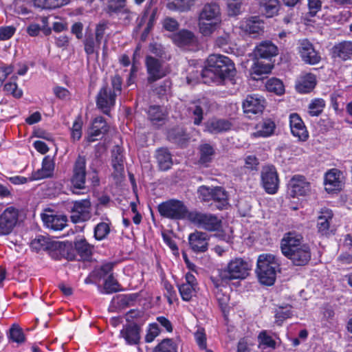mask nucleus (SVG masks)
<instances>
[{"label": "nucleus", "mask_w": 352, "mask_h": 352, "mask_svg": "<svg viewBox=\"0 0 352 352\" xmlns=\"http://www.w3.org/2000/svg\"><path fill=\"white\" fill-rule=\"evenodd\" d=\"M265 104V101L262 96L256 94L248 96L243 103V111L248 116L261 113L264 109Z\"/></svg>", "instance_id": "nucleus-16"}, {"label": "nucleus", "mask_w": 352, "mask_h": 352, "mask_svg": "<svg viewBox=\"0 0 352 352\" xmlns=\"http://www.w3.org/2000/svg\"><path fill=\"white\" fill-rule=\"evenodd\" d=\"M324 184L328 192L340 190L343 185L342 173L337 168L329 170L325 174Z\"/></svg>", "instance_id": "nucleus-18"}, {"label": "nucleus", "mask_w": 352, "mask_h": 352, "mask_svg": "<svg viewBox=\"0 0 352 352\" xmlns=\"http://www.w3.org/2000/svg\"><path fill=\"white\" fill-rule=\"evenodd\" d=\"M209 239L208 234L201 231H195L188 236L189 245L197 253L204 252L208 250Z\"/></svg>", "instance_id": "nucleus-17"}, {"label": "nucleus", "mask_w": 352, "mask_h": 352, "mask_svg": "<svg viewBox=\"0 0 352 352\" xmlns=\"http://www.w3.org/2000/svg\"><path fill=\"white\" fill-rule=\"evenodd\" d=\"M19 210L12 206L5 208L0 213V236L11 234L19 223Z\"/></svg>", "instance_id": "nucleus-8"}, {"label": "nucleus", "mask_w": 352, "mask_h": 352, "mask_svg": "<svg viewBox=\"0 0 352 352\" xmlns=\"http://www.w3.org/2000/svg\"><path fill=\"white\" fill-rule=\"evenodd\" d=\"M289 190L292 197L305 196L310 190V184L302 175L292 177L289 183Z\"/></svg>", "instance_id": "nucleus-15"}, {"label": "nucleus", "mask_w": 352, "mask_h": 352, "mask_svg": "<svg viewBox=\"0 0 352 352\" xmlns=\"http://www.w3.org/2000/svg\"><path fill=\"white\" fill-rule=\"evenodd\" d=\"M76 252L82 258H88L92 253V246L84 238L76 239L74 242Z\"/></svg>", "instance_id": "nucleus-40"}, {"label": "nucleus", "mask_w": 352, "mask_h": 352, "mask_svg": "<svg viewBox=\"0 0 352 352\" xmlns=\"http://www.w3.org/2000/svg\"><path fill=\"white\" fill-rule=\"evenodd\" d=\"M276 129L274 122L270 119L264 120L256 125V131L252 135L254 137L267 138L272 135Z\"/></svg>", "instance_id": "nucleus-32"}, {"label": "nucleus", "mask_w": 352, "mask_h": 352, "mask_svg": "<svg viewBox=\"0 0 352 352\" xmlns=\"http://www.w3.org/2000/svg\"><path fill=\"white\" fill-rule=\"evenodd\" d=\"M286 257L290 259L296 265H305L311 258L310 249L307 244L300 245L291 255H288Z\"/></svg>", "instance_id": "nucleus-26"}, {"label": "nucleus", "mask_w": 352, "mask_h": 352, "mask_svg": "<svg viewBox=\"0 0 352 352\" xmlns=\"http://www.w3.org/2000/svg\"><path fill=\"white\" fill-rule=\"evenodd\" d=\"M108 28V23L106 21H102L100 23H98L96 28V40L98 45H100L104 34L105 33V31Z\"/></svg>", "instance_id": "nucleus-58"}, {"label": "nucleus", "mask_w": 352, "mask_h": 352, "mask_svg": "<svg viewBox=\"0 0 352 352\" xmlns=\"http://www.w3.org/2000/svg\"><path fill=\"white\" fill-rule=\"evenodd\" d=\"M122 79L118 75L111 78V86L104 85L100 89L96 98L97 107L104 114L109 115L111 109L115 105L116 96L121 93Z\"/></svg>", "instance_id": "nucleus-3"}, {"label": "nucleus", "mask_w": 352, "mask_h": 352, "mask_svg": "<svg viewBox=\"0 0 352 352\" xmlns=\"http://www.w3.org/2000/svg\"><path fill=\"white\" fill-rule=\"evenodd\" d=\"M112 166L118 176L124 172V156L120 147L116 146L112 153Z\"/></svg>", "instance_id": "nucleus-37"}, {"label": "nucleus", "mask_w": 352, "mask_h": 352, "mask_svg": "<svg viewBox=\"0 0 352 352\" xmlns=\"http://www.w3.org/2000/svg\"><path fill=\"white\" fill-rule=\"evenodd\" d=\"M156 158L158 166L162 170H168L173 164L170 153L166 148L158 149L157 151Z\"/></svg>", "instance_id": "nucleus-35"}, {"label": "nucleus", "mask_w": 352, "mask_h": 352, "mask_svg": "<svg viewBox=\"0 0 352 352\" xmlns=\"http://www.w3.org/2000/svg\"><path fill=\"white\" fill-rule=\"evenodd\" d=\"M199 162L201 164H207L211 162L214 154V150L213 147L208 144L201 145L199 148Z\"/></svg>", "instance_id": "nucleus-46"}, {"label": "nucleus", "mask_w": 352, "mask_h": 352, "mask_svg": "<svg viewBox=\"0 0 352 352\" xmlns=\"http://www.w3.org/2000/svg\"><path fill=\"white\" fill-rule=\"evenodd\" d=\"M221 23V19L214 20L204 19L199 16L198 26L199 32L205 36H210L213 34Z\"/></svg>", "instance_id": "nucleus-28"}, {"label": "nucleus", "mask_w": 352, "mask_h": 352, "mask_svg": "<svg viewBox=\"0 0 352 352\" xmlns=\"http://www.w3.org/2000/svg\"><path fill=\"white\" fill-rule=\"evenodd\" d=\"M265 87L269 91L274 92L278 95H281L284 93V85L279 79L271 78L266 82Z\"/></svg>", "instance_id": "nucleus-50"}, {"label": "nucleus", "mask_w": 352, "mask_h": 352, "mask_svg": "<svg viewBox=\"0 0 352 352\" xmlns=\"http://www.w3.org/2000/svg\"><path fill=\"white\" fill-rule=\"evenodd\" d=\"M195 0H169L167 8L170 10L185 12L190 9Z\"/></svg>", "instance_id": "nucleus-42"}, {"label": "nucleus", "mask_w": 352, "mask_h": 352, "mask_svg": "<svg viewBox=\"0 0 352 352\" xmlns=\"http://www.w3.org/2000/svg\"><path fill=\"white\" fill-rule=\"evenodd\" d=\"M148 117L152 122L164 120L166 113L165 110L160 106H151L148 111Z\"/></svg>", "instance_id": "nucleus-49"}, {"label": "nucleus", "mask_w": 352, "mask_h": 352, "mask_svg": "<svg viewBox=\"0 0 352 352\" xmlns=\"http://www.w3.org/2000/svg\"><path fill=\"white\" fill-rule=\"evenodd\" d=\"M292 316V307H286L279 308L276 313V322L281 325L282 322Z\"/></svg>", "instance_id": "nucleus-54"}, {"label": "nucleus", "mask_w": 352, "mask_h": 352, "mask_svg": "<svg viewBox=\"0 0 352 352\" xmlns=\"http://www.w3.org/2000/svg\"><path fill=\"white\" fill-rule=\"evenodd\" d=\"M280 263L276 256L272 254H262L258 256L256 273L260 283L272 285L276 280V272L279 271Z\"/></svg>", "instance_id": "nucleus-2"}, {"label": "nucleus", "mask_w": 352, "mask_h": 352, "mask_svg": "<svg viewBox=\"0 0 352 352\" xmlns=\"http://www.w3.org/2000/svg\"><path fill=\"white\" fill-rule=\"evenodd\" d=\"M199 16L204 19L214 20L221 19V14L219 6L216 3H206L201 9Z\"/></svg>", "instance_id": "nucleus-31"}, {"label": "nucleus", "mask_w": 352, "mask_h": 352, "mask_svg": "<svg viewBox=\"0 0 352 352\" xmlns=\"http://www.w3.org/2000/svg\"><path fill=\"white\" fill-rule=\"evenodd\" d=\"M43 221L47 228L60 230L66 226L67 218L64 215L45 214Z\"/></svg>", "instance_id": "nucleus-30"}, {"label": "nucleus", "mask_w": 352, "mask_h": 352, "mask_svg": "<svg viewBox=\"0 0 352 352\" xmlns=\"http://www.w3.org/2000/svg\"><path fill=\"white\" fill-rule=\"evenodd\" d=\"M261 184L267 193L274 195L277 192L279 186V179L274 166H266L263 168Z\"/></svg>", "instance_id": "nucleus-10"}, {"label": "nucleus", "mask_w": 352, "mask_h": 352, "mask_svg": "<svg viewBox=\"0 0 352 352\" xmlns=\"http://www.w3.org/2000/svg\"><path fill=\"white\" fill-rule=\"evenodd\" d=\"M118 15L124 24H128L131 21L133 13L126 8H122L118 11Z\"/></svg>", "instance_id": "nucleus-63"}, {"label": "nucleus", "mask_w": 352, "mask_h": 352, "mask_svg": "<svg viewBox=\"0 0 352 352\" xmlns=\"http://www.w3.org/2000/svg\"><path fill=\"white\" fill-rule=\"evenodd\" d=\"M160 329L158 324L156 323L151 324L148 327L147 333L145 337L146 342H151L159 335Z\"/></svg>", "instance_id": "nucleus-59"}, {"label": "nucleus", "mask_w": 352, "mask_h": 352, "mask_svg": "<svg viewBox=\"0 0 352 352\" xmlns=\"http://www.w3.org/2000/svg\"><path fill=\"white\" fill-rule=\"evenodd\" d=\"M231 124L225 120H212L207 124V131L212 133H218L228 131L230 129Z\"/></svg>", "instance_id": "nucleus-38"}, {"label": "nucleus", "mask_w": 352, "mask_h": 352, "mask_svg": "<svg viewBox=\"0 0 352 352\" xmlns=\"http://www.w3.org/2000/svg\"><path fill=\"white\" fill-rule=\"evenodd\" d=\"M219 209H222L228 205V195L226 190L221 186L214 187L212 199Z\"/></svg>", "instance_id": "nucleus-36"}, {"label": "nucleus", "mask_w": 352, "mask_h": 352, "mask_svg": "<svg viewBox=\"0 0 352 352\" xmlns=\"http://www.w3.org/2000/svg\"><path fill=\"white\" fill-rule=\"evenodd\" d=\"M54 163L50 156H45L42 162V167L32 174L30 180L42 179L52 175Z\"/></svg>", "instance_id": "nucleus-27"}, {"label": "nucleus", "mask_w": 352, "mask_h": 352, "mask_svg": "<svg viewBox=\"0 0 352 352\" xmlns=\"http://www.w3.org/2000/svg\"><path fill=\"white\" fill-rule=\"evenodd\" d=\"M333 57H338L343 60H346L352 56V42L343 41L333 46L332 49Z\"/></svg>", "instance_id": "nucleus-29"}, {"label": "nucleus", "mask_w": 352, "mask_h": 352, "mask_svg": "<svg viewBox=\"0 0 352 352\" xmlns=\"http://www.w3.org/2000/svg\"><path fill=\"white\" fill-rule=\"evenodd\" d=\"M272 65L270 63H263L258 60H256L250 69V76L254 80H258L263 74H268L272 69Z\"/></svg>", "instance_id": "nucleus-33"}, {"label": "nucleus", "mask_w": 352, "mask_h": 352, "mask_svg": "<svg viewBox=\"0 0 352 352\" xmlns=\"http://www.w3.org/2000/svg\"><path fill=\"white\" fill-rule=\"evenodd\" d=\"M82 122L80 117H78L73 123L71 129L72 138L74 141H78L82 136Z\"/></svg>", "instance_id": "nucleus-55"}, {"label": "nucleus", "mask_w": 352, "mask_h": 352, "mask_svg": "<svg viewBox=\"0 0 352 352\" xmlns=\"http://www.w3.org/2000/svg\"><path fill=\"white\" fill-rule=\"evenodd\" d=\"M86 173V159L79 155L74 163L71 178L72 191L74 194L79 195V190L85 189Z\"/></svg>", "instance_id": "nucleus-9"}, {"label": "nucleus", "mask_w": 352, "mask_h": 352, "mask_svg": "<svg viewBox=\"0 0 352 352\" xmlns=\"http://www.w3.org/2000/svg\"><path fill=\"white\" fill-rule=\"evenodd\" d=\"M188 219L197 227L209 232L219 231L222 227L221 219L211 213L190 212Z\"/></svg>", "instance_id": "nucleus-7"}, {"label": "nucleus", "mask_w": 352, "mask_h": 352, "mask_svg": "<svg viewBox=\"0 0 352 352\" xmlns=\"http://www.w3.org/2000/svg\"><path fill=\"white\" fill-rule=\"evenodd\" d=\"M302 236L296 232H289L285 234L280 242V249L283 254L285 256L291 255L292 252L300 247L305 245L302 243Z\"/></svg>", "instance_id": "nucleus-12"}, {"label": "nucleus", "mask_w": 352, "mask_h": 352, "mask_svg": "<svg viewBox=\"0 0 352 352\" xmlns=\"http://www.w3.org/2000/svg\"><path fill=\"white\" fill-rule=\"evenodd\" d=\"M146 65L148 74V82H153L166 76L167 71L164 68L162 63L152 56H147Z\"/></svg>", "instance_id": "nucleus-13"}, {"label": "nucleus", "mask_w": 352, "mask_h": 352, "mask_svg": "<svg viewBox=\"0 0 352 352\" xmlns=\"http://www.w3.org/2000/svg\"><path fill=\"white\" fill-rule=\"evenodd\" d=\"M316 85V77L311 73H302L296 81L295 87L300 94L311 92Z\"/></svg>", "instance_id": "nucleus-21"}, {"label": "nucleus", "mask_w": 352, "mask_h": 352, "mask_svg": "<svg viewBox=\"0 0 352 352\" xmlns=\"http://www.w3.org/2000/svg\"><path fill=\"white\" fill-rule=\"evenodd\" d=\"M188 112L193 118L194 124L199 125L203 120V102L201 101H197L191 103L188 107Z\"/></svg>", "instance_id": "nucleus-41"}, {"label": "nucleus", "mask_w": 352, "mask_h": 352, "mask_svg": "<svg viewBox=\"0 0 352 352\" xmlns=\"http://www.w3.org/2000/svg\"><path fill=\"white\" fill-rule=\"evenodd\" d=\"M213 192L214 188L200 186L198 189L199 197L204 201H209L212 199Z\"/></svg>", "instance_id": "nucleus-56"}, {"label": "nucleus", "mask_w": 352, "mask_h": 352, "mask_svg": "<svg viewBox=\"0 0 352 352\" xmlns=\"http://www.w3.org/2000/svg\"><path fill=\"white\" fill-rule=\"evenodd\" d=\"M173 42L179 47L190 45L195 41L193 33L189 30H182L173 35Z\"/></svg>", "instance_id": "nucleus-34"}, {"label": "nucleus", "mask_w": 352, "mask_h": 352, "mask_svg": "<svg viewBox=\"0 0 352 352\" xmlns=\"http://www.w3.org/2000/svg\"><path fill=\"white\" fill-rule=\"evenodd\" d=\"M103 289L104 290V293L111 294L118 292L120 289L118 281L112 275H110L104 282Z\"/></svg>", "instance_id": "nucleus-52"}, {"label": "nucleus", "mask_w": 352, "mask_h": 352, "mask_svg": "<svg viewBox=\"0 0 352 352\" xmlns=\"http://www.w3.org/2000/svg\"><path fill=\"white\" fill-rule=\"evenodd\" d=\"M333 217V213L329 208H324L320 211L317 218V229L322 235H327L329 233Z\"/></svg>", "instance_id": "nucleus-24"}, {"label": "nucleus", "mask_w": 352, "mask_h": 352, "mask_svg": "<svg viewBox=\"0 0 352 352\" xmlns=\"http://www.w3.org/2000/svg\"><path fill=\"white\" fill-rule=\"evenodd\" d=\"M96 128L97 126H91V127L89 129L87 137V140L89 142H93L98 140L99 137L104 134V133L100 130L98 131V129Z\"/></svg>", "instance_id": "nucleus-62"}, {"label": "nucleus", "mask_w": 352, "mask_h": 352, "mask_svg": "<svg viewBox=\"0 0 352 352\" xmlns=\"http://www.w3.org/2000/svg\"><path fill=\"white\" fill-rule=\"evenodd\" d=\"M258 346L262 349L267 348L274 349L276 348V341L267 333L266 331H262L258 336Z\"/></svg>", "instance_id": "nucleus-44"}, {"label": "nucleus", "mask_w": 352, "mask_h": 352, "mask_svg": "<svg viewBox=\"0 0 352 352\" xmlns=\"http://www.w3.org/2000/svg\"><path fill=\"white\" fill-rule=\"evenodd\" d=\"M30 246L36 252L42 250L50 251L51 256L56 259L66 256L67 248L65 245L59 241L52 240L48 236H37L32 241Z\"/></svg>", "instance_id": "nucleus-5"}, {"label": "nucleus", "mask_w": 352, "mask_h": 352, "mask_svg": "<svg viewBox=\"0 0 352 352\" xmlns=\"http://www.w3.org/2000/svg\"><path fill=\"white\" fill-rule=\"evenodd\" d=\"M70 0H34L35 6L42 9H55L67 4Z\"/></svg>", "instance_id": "nucleus-43"}, {"label": "nucleus", "mask_w": 352, "mask_h": 352, "mask_svg": "<svg viewBox=\"0 0 352 352\" xmlns=\"http://www.w3.org/2000/svg\"><path fill=\"white\" fill-rule=\"evenodd\" d=\"M256 58L270 59L278 54L277 47L270 41L260 43L254 51Z\"/></svg>", "instance_id": "nucleus-25"}, {"label": "nucleus", "mask_w": 352, "mask_h": 352, "mask_svg": "<svg viewBox=\"0 0 352 352\" xmlns=\"http://www.w3.org/2000/svg\"><path fill=\"white\" fill-rule=\"evenodd\" d=\"M4 90L8 94H12L16 98L21 97L23 92L18 89V86L15 82H8L4 85Z\"/></svg>", "instance_id": "nucleus-60"}, {"label": "nucleus", "mask_w": 352, "mask_h": 352, "mask_svg": "<svg viewBox=\"0 0 352 352\" xmlns=\"http://www.w3.org/2000/svg\"><path fill=\"white\" fill-rule=\"evenodd\" d=\"M242 3L237 2H230L228 1V13L229 16H236L240 14Z\"/></svg>", "instance_id": "nucleus-61"}, {"label": "nucleus", "mask_w": 352, "mask_h": 352, "mask_svg": "<svg viewBox=\"0 0 352 352\" xmlns=\"http://www.w3.org/2000/svg\"><path fill=\"white\" fill-rule=\"evenodd\" d=\"M298 52L302 60L306 63L315 65L320 60V56L307 39L300 41Z\"/></svg>", "instance_id": "nucleus-14"}, {"label": "nucleus", "mask_w": 352, "mask_h": 352, "mask_svg": "<svg viewBox=\"0 0 352 352\" xmlns=\"http://www.w3.org/2000/svg\"><path fill=\"white\" fill-rule=\"evenodd\" d=\"M325 102L323 99L316 98L309 103L308 113L311 116H318L323 111Z\"/></svg>", "instance_id": "nucleus-48"}, {"label": "nucleus", "mask_w": 352, "mask_h": 352, "mask_svg": "<svg viewBox=\"0 0 352 352\" xmlns=\"http://www.w3.org/2000/svg\"><path fill=\"white\" fill-rule=\"evenodd\" d=\"M160 215L170 219H183L188 218V210L184 204L177 199H170L161 203L157 206Z\"/></svg>", "instance_id": "nucleus-6"}, {"label": "nucleus", "mask_w": 352, "mask_h": 352, "mask_svg": "<svg viewBox=\"0 0 352 352\" xmlns=\"http://www.w3.org/2000/svg\"><path fill=\"white\" fill-rule=\"evenodd\" d=\"M140 329L135 324H129L123 327L120 331V336L130 345L137 344L140 340Z\"/></svg>", "instance_id": "nucleus-23"}, {"label": "nucleus", "mask_w": 352, "mask_h": 352, "mask_svg": "<svg viewBox=\"0 0 352 352\" xmlns=\"http://www.w3.org/2000/svg\"><path fill=\"white\" fill-rule=\"evenodd\" d=\"M153 352H177V346L171 339H164L155 348Z\"/></svg>", "instance_id": "nucleus-51"}, {"label": "nucleus", "mask_w": 352, "mask_h": 352, "mask_svg": "<svg viewBox=\"0 0 352 352\" xmlns=\"http://www.w3.org/2000/svg\"><path fill=\"white\" fill-rule=\"evenodd\" d=\"M250 265L241 258L231 260L228 265L219 272V278L222 283L227 284L234 279H243L249 274Z\"/></svg>", "instance_id": "nucleus-4"}, {"label": "nucleus", "mask_w": 352, "mask_h": 352, "mask_svg": "<svg viewBox=\"0 0 352 352\" xmlns=\"http://www.w3.org/2000/svg\"><path fill=\"white\" fill-rule=\"evenodd\" d=\"M289 126L292 135L301 141H305L309 137L306 126L300 117L296 113L289 115Z\"/></svg>", "instance_id": "nucleus-20"}, {"label": "nucleus", "mask_w": 352, "mask_h": 352, "mask_svg": "<svg viewBox=\"0 0 352 352\" xmlns=\"http://www.w3.org/2000/svg\"><path fill=\"white\" fill-rule=\"evenodd\" d=\"M110 228L107 223H98L94 229V236L97 240H102L109 233Z\"/></svg>", "instance_id": "nucleus-53"}, {"label": "nucleus", "mask_w": 352, "mask_h": 352, "mask_svg": "<svg viewBox=\"0 0 352 352\" xmlns=\"http://www.w3.org/2000/svg\"><path fill=\"white\" fill-rule=\"evenodd\" d=\"M70 218L74 223L87 221L91 217V203L88 199L76 201L71 210Z\"/></svg>", "instance_id": "nucleus-11"}, {"label": "nucleus", "mask_w": 352, "mask_h": 352, "mask_svg": "<svg viewBox=\"0 0 352 352\" xmlns=\"http://www.w3.org/2000/svg\"><path fill=\"white\" fill-rule=\"evenodd\" d=\"M278 0L260 1L261 10L267 17H272L278 12Z\"/></svg>", "instance_id": "nucleus-39"}, {"label": "nucleus", "mask_w": 352, "mask_h": 352, "mask_svg": "<svg viewBox=\"0 0 352 352\" xmlns=\"http://www.w3.org/2000/svg\"><path fill=\"white\" fill-rule=\"evenodd\" d=\"M9 338L14 342L22 344L25 340V335L22 329L16 324H12L10 329Z\"/></svg>", "instance_id": "nucleus-47"}, {"label": "nucleus", "mask_w": 352, "mask_h": 352, "mask_svg": "<svg viewBox=\"0 0 352 352\" xmlns=\"http://www.w3.org/2000/svg\"><path fill=\"white\" fill-rule=\"evenodd\" d=\"M338 267L352 264V254L347 252L342 253L337 258Z\"/></svg>", "instance_id": "nucleus-64"}, {"label": "nucleus", "mask_w": 352, "mask_h": 352, "mask_svg": "<svg viewBox=\"0 0 352 352\" xmlns=\"http://www.w3.org/2000/svg\"><path fill=\"white\" fill-rule=\"evenodd\" d=\"M217 280L216 282H214L217 287V291L215 292L216 298L218 301L219 305L221 310L225 312L228 308V302L230 300L229 296L224 292H223L222 289L219 288L221 285H223L222 282L219 283Z\"/></svg>", "instance_id": "nucleus-45"}, {"label": "nucleus", "mask_w": 352, "mask_h": 352, "mask_svg": "<svg viewBox=\"0 0 352 352\" xmlns=\"http://www.w3.org/2000/svg\"><path fill=\"white\" fill-rule=\"evenodd\" d=\"M240 28L245 33L256 37L263 32L264 25L257 16L245 19L240 22Z\"/></svg>", "instance_id": "nucleus-22"}, {"label": "nucleus", "mask_w": 352, "mask_h": 352, "mask_svg": "<svg viewBox=\"0 0 352 352\" xmlns=\"http://www.w3.org/2000/svg\"><path fill=\"white\" fill-rule=\"evenodd\" d=\"M16 32L13 25L0 27V41H6L12 38Z\"/></svg>", "instance_id": "nucleus-57"}, {"label": "nucleus", "mask_w": 352, "mask_h": 352, "mask_svg": "<svg viewBox=\"0 0 352 352\" xmlns=\"http://www.w3.org/2000/svg\"><path fill=\"white\" fill-rule=\"evenodd\" d=\"M197 283L195 276L188 272L185 276V282L178 285V289L182 298L185 301H189L195 295Z\"/></svg>", "instance_id": "nucleus-19"}, {"label": "nucleus", "mask_w": 352, "mask_h": 352, "mask_svg": "<svg viewBox=\"0 0 352 352\" xmlns=\"http://www.w3.org/2000/svg\"><path fill=\"white\" fill-rule=\"evenodd\" d=\"M235 74L234 64L228 57L221 54H211L207 59L205 68L199 74L205 83H209L231 78Z\"/></svg>", "instance_id": "nucleus-1"}]
</instances>
